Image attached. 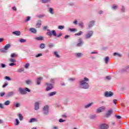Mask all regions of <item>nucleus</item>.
I'll return each instance as SVG.
<instances>
[{"instance_id": "nucleus-54", "label": "nucleus", "mask_w": 129, "mask_h": 129, "mask_svg": "<svg viewBox=\"0 0 129 129\" xmlns=\"http://www.w3.org/2000/svg\"><path fill=\"white\" fill-rule=\"evenodd\" d=\"M0 108H4V105L3 104L0 103Z\"/></svg>"}, {"instance_id": "nucleus-9", "label": "nucleus", "mask_w": 129, "mask_h": 129, "mask_svg": "<svg viewBox=\"0 0 129 129\" xmlns=\"http://www.w3.org/2000/svg\"><path fill=\"white\" fill-rule=\"evenodd\" d=\"M82 44H83V42H82V39L80 38L79 39V43L77 44V46L78 47H80L81 46H82Z\"/></svg>"}, {"instance_id": "nucleus-8", "label": "nucleus", "mask_w": 129, "mask_h": 129, "mask_svg": "<svg viewBox=\"0 0 129 129\" xmlns=\"http://www.w3.org/2000/svg\"><path fill=\"white\" fill-rule=\"evenodd\" d=\"M109 126L108 124H102L100 126V129H107L108 128Z\"/></svg>"}, {"instance_id": "nucleus-23", "label": "nucleus", "mask_w": 129, "mask_h": 129, "mask_svg": "<svg viewBox=\"0 0 129 129\" xmlns=\"http://www.w3.org/2000/svg\"><path fill=\"white\" fill-rule=\"evenodd\" d=\"M93 25H94V21H91L90 22V23L89 25V28H91V27H92V26H93Z\"/></svg>"}, {"instance_id": "nucleus-55", "label": "nucleus", "mask_w": 129, "mask_h": 129, "mask_svg": "<svg viewBox=\"0 0 129 129\" xmlns=\"http://www.w3.org/2000/svg\"><path fill=\"white\" fill-rule=\"evenodd\" d=\"M84 80H85V81H89V79H88V78H85Z\"/></svg>"}, {"instance_id": "nucleus-59", "label": "nucleus", "mask_w": 129, "mask_h": 129, "mask_svg": "<svg viewBox=\"0 0 129 129\" xmlns=\"http://www.w3.org/2000/svg\"><path fill=\"white\" fill-rule=\"evenodd\" d=\"M74 24H75V25H77V20H75V21L74 22Z\"/></svg>"}, {"instance_id": "nucleus-3", "label": "nucleus", "mask_w": 129, "mask_h": 129, "mask_svg": "<svg viewBox=\"0 0 129 129\" xmlns=\"http://www.w3.org/2000/svg\"><path fill=\"white\" fill-rule=\"evenodd\" d=\"M80 83L82 88H85L86 89L88 88V84L85 82V81H82L80 82Z\"/></svg>"}, {"instance_id": "nucleus-57", "label": "nucleus", "mask_w": 129, "mask_h": 129, "mask_svg": "<svg viewBox=\"0 0 129 129\" xmlns=\"http://www.w3.org/2000/svg\"><path fill=\"white\" fill-rule=\"evenodd\" d=\"M69 38V35H66L64 37V39H68Z\"/></svg>"}, {"instance_id": "nucleus-20", "label": "nucleus", "mask_w": 129, "mask_h": 129, "mask_svg": "<svg viewBox=\"0 0 129 129\" xmlns=\"http://www.w3.org/2000/svg\"><path fill=\"white\" fill-rule=\"evenodd\" d=\"M49 12L51 14V15H53L54 14V9L52 8H49Z\"/></svg>"}, {"instance_id": "nucleus-2", "label": "nucleus", "mask_w": 129, "mask_h": 129, "mask_svg": "<svg viewBox=\"0 0 129 129\" xmlns=\"http://www.w3.org/2000/svg\"><path fill=\"white\" fill-rule=\"evenodd\" d=\"M19 91L20 92L21 94L23 95L27 94V92H31V90H30L28 88H25V89L22 88H19Z\"/></svg>"}, {"instance_id": "nucleus-53", "label": "nucleus", "mask_w": 129, "mask_h": 129, "mask_svg": "<svg viewBox=\"0 0 129 129\" xmlns=\"http://www.w3.org/2000/svg\"><path fill=\"white\" fill-rule=\"evenodd\" d=\"M113 10H116V9H117V6H113Z\"/></svg>"}, {"instance_id": "nucleus-52", "label": "nucleus", "mask_w": 129, "mask_h": 129, "mask_svg": "<svg viewBox=\"0 0 129 129\" xmlns=\"http://www.w3.org/2000/svg\"><path fill=\"white\" fill-rule=\"evenodd\" d=\"M116 102H117V100L114 99L113 100V103H114V104H116Z\"/></svg>"}, {"instance_id": "nucleus-58", "label": "nucleus", "mask_w": 129, "mask_h": 129, "mask_svg": "<svg viewBox=\"0 0 129 129\" xmlns=\"http://www.w3.org/2000/svg\"><path fill=\"white\" fill-rule=\"evenodd\" d=\"M121 11H122V12H124V7H122Z\"/></svg>"}, {"instance_id": "nucleus-39", "label": "nucleus", "mask_w": 129, "mask_h": 129, "mask_svg": "<svg viewBox=\"0 0 129 129\" xmlns=\"http://www.w3.org/2000/svg\"><path fill=\"white\" fill-rule=\"evenodd\" d=\"M5 94H6V93L2 92L0 93V96H1V97H3V96H4Z\"/></svg>"}, {"instance_id": "nucleus-48", "label": "nucleus", "mask_w": 129, "mask_h": 129, "mask_svg": "<svg viewBox=\"0 0 129 129\" xmlns=\"http://www.w3.org/2000/svg\"><path fill=\"white\" fill-rule=\"evenodd\" d=\"M59 122H64V121H65V120H63L62 119H59Z\"/></svg>"}, {"instance_id": "nucleus-43", "label": "nucleus", "mask_w": 129, "mask_h": 129, "mask_svg": "<svg viewBox=\"0 0 129 129\" xmlns=\"http://www.w3.org/2000/svg\"><path fill=\"white\" fill-rule=\"evenodd\" d=\"M115 117H116V118H117V119H120V118H121V116L119 115H115Z\"/></svg>"}, {"instance_id": "nucleus-63", "label": "nucleus", "mask_w": 129, "mask_h": 129, "mask_svg": "<svg viewBox=\"0 0 129 129\" xmlns=\"http://www.w3.org/2000/svg\"><path fill=\"white\" fill-rule=\"evenodd\" d=\"M41 23H37V26H41Z\"/></svg>"}, {"instance_id": "nucleus-31", "label": "nucleus", "mask_w": 129, "mask_h": 129, "mask_svg": "<svg viewBox=\"0 0 129 129\" xmlns=\"http://www.w3.org/2000/svg\"><path fill=\"white\" fill-rule=\"evenodd\" d=\"M16 125H19L20 124V121H19V119H16Z\"/></svg>"}, {"instance_id": "nucleus-6", "label": "nucleus", "mask_w": 129, "mask_h": 129, "mask_svg": "<svg viewBox=\"0 0 129 129\" xmlns=\"http://www.w3.org/2000/svg\"><path fill=\"white\" fill-rule=\"evenodd\" d=\"M113 95V93L112 92H107L106 91L105 93V96L106 97H110V96H112Z\"/></svg>"}, {"instance_id": "nucleus-30", "label": "nucleus", "mask_w": 129, "mask_h": 129, "mask_svg": "<svg viewBox=\"0 0 129 129\" xmlns=\"http://www.w3.org/2000/svg\"><path fill=\"white\" fill-rule=\"evenodd\" d=\"M76 56H77V57H81V56H82V53H76Z\"/></svg>"}, {"instance_id": "nucleus-51", "label": "nucleus", "mask_w": 129, "mask_h": 129, "mask_svg": "<svg viewBox=\"0 0 129 129\" xmlns=\"http://www.w3.org/2000/svg\"><path fill=\"white\" fill-rule=\"evenodd\" d=\"M8 86V83H6L4 85H3V88H5V87Z\"/></svg>"}, {"instance_id": "nucleus-11", "label": "nucleus", "mask_w": 129, "mask_h": 129, "mask_svg": "<svg viewBox=\"0 0 129 129\" xmlns=\"http://www.w3.org/2000/svg\"><path fill=\"white\" fill-rule=\"evenodd\" d=\"M35 40H37V41H43V40H44V37L42 36L37 37L35 38Z\"/></svg>"}, {"instance_id": "nucleus-4", "label": "nucleus", "mask_w": 129, "mask_h": 129, "mask_svg": "<svg viewBox=\"0 0 129 129\" xmlns=\"http://www.w3.org/2000/svg\"><path fill=\"white\" fill-rule=\"evenodd\" d=\"M46 86H47V88L46 89V91H49V90H51V89H52L53 88V85L51 84H48V83H45Z\"/></svg>"}, {"instance_id": "nucleus-21", "label": "nucleus", "mask_w": 129, "mask_h": 129, "mask_svg": "<svg viewBox=\"0 0 129 129\" xmlns=\"http://www.w3.org/2000/svg\"><path fill=\"white\" fill-rule=\"evenodd\" d=\"M18 116L19 117V119L20 120H23V118H24V116H23V115H22V114H18Z\"/></svg>"}, {"instance_id": "nucleus-41", "label": "nucleus", "mask_w": 129, "mask_h": 129, "mask_svg": "<svg viewBox=\"0 0 129 129\" xmlns=\"http://www.w3.org/2000/svg\"><path fill=\"white\" fill-rule=\"evenodd\" d=\"M23 71H24V69L23 68L20 69L18 71V72H19V73L23 72Z\"/></svg>"}, {"instance_id": "nucleus-36", "label": "nucleus", "mask_w": 129, "mask_h": 129, "mask_svg": "<svg viewBox=\"0 0 129 129\" xmlns=\"http://www.w3.org/2000/svg\"><path fill=\"white\" fill-rule=\"evenodd\" d=\"M11 56L12 58H14L15 57H17V54H16V53H12Z\"/></svg>"}, {"instance_id": "nucleus-5", "label": "nucleus", "mask_w": 129, "mask_h": 129, "mask_svg": "<svg viewBox=\"0 0 129 129\" xmlns=\"http://www.w3.org/2000/svg\"><path fill=\"white\" fill-rule=\"evenodd\" d=\"M93 35V31H89L85 35V38L86 39H89Z\"/></svg>"}, {"instance_id": "nucleus-12", "label": "nucleus", "mask_w": 129, "mask_h": 129, "mask_svg": "<svg viewBox=\"0 0 129 129\" xmlns=\"http://www.w3.org/2000/svg\"><path fill=\"white\" fill-rule=\"evenodd\" d=\"M13 34H14V35H16V36H20V35H21V32L19 31H16L13 32Z\"/></svg>"}, {"instance_id": "nucleus-16", "label": "nucleus", "mask_w": 129, "mask_h": 129, "mask_svg": "<svg viewBox=\"0 0 129 129\" xmlns=\"http://www.w3.org/2000/svg\"><path fill=\"white\" fill-rule=\"evenodd\" d=\"M42 79H43V78H37V84L38 85H39V84L41 83V81Z\"/></svg>"}, {"instance_id": "nucleus-45", "label": "nucleus", "mask_w": 129, "mask_h": 129, "mask_svg": "<svg viewBox=\"0 0 129 129\" xmlns=\"http://www.w3.org/2000/svg\"><path fill=\"white\" fill-rule=\"evenodd\" d=\"M40 56H42V53H39L36 55V57L38 58V57H40Z\"/></svg>"}, {"instance_id": "nucleus-46", "label": "nucleus", "mask_w": 129, "mask_h": 129, "mask_svg": "<svg viewBox=\"0 0 129 129\" xmlns=\"http://www.w3.org/2000/svg\"><path fill=\"white\" fill-rule=\"evenodd\" d=\"M9 65L10 66H14L15 65H16V63L12 62L10 63Z\"/></svg>"}, {"instance_id": "nucleus-18", "label": "nucleus", "mask_w": 129, "mask_h": 129, "mask_svg": "<svg viewBox=\"0 0 129 129\" xmlns=\"http://www.w3.org/2000/svg\"><path fill=\"white\" fill-rule=\"evenodd\" d=\"M30 31H31L32 33H37V30H36L35 28H30Z\"/></svg>"}, {"instance_id": "nucleus-38", "label": "nucleus", "mask_w": 129, "mask_h": 129, "mask_svg": "<svg viewBox=\"0 0 129 129\" xmlns=\"http://www.w3.org/2000/svg\"><path fill=\"white\" fill-rule=\"evenodd\" d=\"M58 29H59V30H63V29H64V26L62 25L59 26Z\"/></svg>"}, {"instance_id": "nucleus-1", "label": "nucleus", "mask_w": 129, "mask_h": 129, "mask_svg": "<svg viewBox=\"0 0 129 129\" xmlns=\"http://www.w3.org/2000/svg\"><path fill=\"white\" fill-rule=\"evenodd\" d=\"M46 34L49 37H52V36L53 35L54 37H56V38H59V37L62 36V33H59L58 35H57V33L55 30H52V31L48 30Z\"/></svg>"}, {"instance_id": "nucleus-37", "label": "nucleus", "mask_w": 129, "mask_h": 129, "mask_svg": "<svg viewBox=\"0 0 129 129\" xmlns=\"http://www.w3.org/2000/svg\"><path fill=\"white\" fill-rule=\"evenodd\" d=\"M10 62H12L13 63H15L16 62V59L14 58H11L10 59Z\"/></svg>"}, {"instance_id": "nucleus-10", "label": "nucleus", "mask_w": 129, "mask_h": 129, "mask_svg": "<svg viewBox=\"0 0 129 129\" xmlns=\"http://www.w3.org/2000/svg\"><path fill=\"white\" fill-rule=\"evenodd\" d=\"M39 102H37L35 103V110H38L39 109Z\"/></svg>"}, {"instance_id": "nucleus-64", "label": "nucleus", "mask_w": 129, "mask_h": 129, "mask_svg": "<svg viewBox=\"0 0 129 129\" xmlns=\"http://www.w3.org/2000/svg\"><path fill=\"white\" fill-rule=\"evenodd\" d=\"M62 117H64V118H66V115H63Z\"/></svg>"}, {"instance_id": "nucleus-19", "label": "nucleus", "mask_w": 129, "mask_h": 129, "mask_svg": "<svg viewBox=\"0 0 129 129\" xmlns=\"http://www.w3.org/2000/svg\"><path fill=\"white\" fill-rule=\"evenodd\" d=\"M10 47H11V44H8L5 46L4 49L5 50H8Z\"/></svg>"}, {"instance_id": "nucleus-32", "label": "nucleus", "mask_w": 129, "mask_h": 129, "mask_svg": "<svg viewBox=\"0 0 129 129\" xmlns=\"http://www.w3.org/2000/svg\"><path fill=\"white\" fill-rule=\"evenodd\" d=\"M30 20H31V17H27L26 18V19H25V20H24V21H25V22H28V21H30Z\"/></svg>"}, {"instance_id": "nucleus-62", "label": "nucleus", "mask_w": 129, "mask_h": 129, "mask_svg": "<svg viewBox=\"0 0 129 129\" xmlns=\"http://www.w3.org/2000/svg\"><path fill=\"white\" fill-rule=\"evenodd\" d=\"M3 122H4V121H3V120L0 119V124H1V123H3Z\"/></svg>"}, {"instance_id": "nucleus-40", "label": "nucleus", "mask_w": 129, "mask_h": 129, "mask_svg": "<svg viewBox=\"0 0 129 129\" xmlns=\"http://www.w3.org/2000/svg\"><path fill=\"white\" fill-rule=\"evenodd\" d=\"M29 66H30V64L26 63L25 66V68H26L27 69L29 68Z\"/></svg>"}, {"instance_id": "nucleus-27", "label": "nucleus", "mask_w": 129, "mask_h": 129, "mask_svg": "<svg viewBox=\"0 0 129 129\" xmlns=\"http://www.w3.org/2000/svg\"><path fill=\"white\" fill-rule=\"evenodd\" d=\"M54 54L55 55V56H56V57H57V58H60V55L58 54V52L57 51H55L54 52Z\"/></svg>"}, {"instance_id": "nucleus-47", "label": "nucleus", "mask_w": 129, "mask_h": 129, "mask_svg": "<svg viewBox=\"0 0 129 129\" xmlns=\"http://www.w3.org/2000/svg\"><path fill=\"white\" fill-rule=\"evenodd\" d=\"M12 9L13 10V11H15V12L17 11V8H16V7H13L12 8Z\"/></svg>"}, {"instance_id": "nucleus-14", "label": "nucleus", "mask_w": 129, "mask_h": 129, "mask_svg": "<svg viewBox=\"0 0 129 129\" xmlns=\"http://www.w3.org/2000/svg\"><path fill=\"white\" fill-rule=\"evenodd\" d=\"M36 121H37V119L35 118H32L30 119V120L29 121V122H36Z\"/></svg>"}, {"instance_id": "nucleus-33", "label": "nucleus", "mask_w": 129, "mask_h": 129, "mask_svg": "<svg viewBox=\"0 0 129 129\" xmlns=\"http://www.w3.org/2000/svg\"><path fill=\"white\" fill-rule=\"evenodd\" d=\"M79 25L80 26V27H81V28H84V25L83 24V23L81 22L79 24Z\"/></svg>"}, {"instance_id": "nucleus-60", "label": "nucleus", "mask_w": 129, "mask_h": 129, "mask_svg": "<svg viewBox=\"0 0 129 129\" xmlns=\"http://www.w3.org/2000/svg\"><path fill=\"white\" fill-rule=\"evenodd\" d=\"M106 79H108V80H110V77H109V76H107Z\"/></svg>"}, {"instance_id": "nucleus-61", "label": "nucleus", "mask_w": 129, "mask_h": 129, "mask_svg": "<svg viewBox=\"0 0 129 129\" xmlns=\"http://www.w3.org/2000/svg\"><path fill=\"white\" fill-rule=\"evenodd\" d=\"M4 41V38H0V43Z\"/></svg>"}, {"instance_id": "nucleus-56", "label": "nucleus", "mask_w": 129, "mask_h": 129, "mask_svg": "<svg viewBox=\"0 0 129 129\" xmlns=\"http://www.w3.org/2000/svg\"><path fill=\"white\" fill-rule=\"evenodd\" d=\"M48 46H49V48H52V47H53L54 45H53V44H50Z\"/></svg>"}, {"instance_id": "nucleus-25", "label": "nucleus", "mask_w": 129, "mask_h": 129, "mask_svg": "<svg viewBox=\"0 0 129 129\" xmlns=\"http://www.w3.org/2000/svg\"><path fill=\"white\" fill-rule=\"evenodd\" d=\"M19 41L20 43H26V42L27 41L26 39H24L23 38H21Z\"/></svg>"}, {"instance_id": "nucleus-17", "label": "nucleus", "mask_w": 129, "mask_h": 129, "mask_svg": "<svg viewBox=\"0 0 129 129\" xmlns=\"http://www.w3.org/2000/svg\"><path fill=\"white\" fill-rule=\"evenodd\" d=\"M104 61L106 64H107L108 63V61H109V57L108 56H106L104 59Z\"/></svg>"}, {"instance_id": "nucleus-34", "label": "nucleus", "mask_w": 129, "mask_h": 129, "mask_svg": "<svg viewBox=\"0 0 129 129\" xmlns=\"http://www.w3.org/2000/svg\"><path fill=\"white\" fill-rule=\"evenodd\" d=\"M92 104H93V103H91L90 104H88V105H87L85 106L86 108H87L88 107H89L90 106H91V105H92Z\"/></svg>"}, {"instance_id": "nucleus-28", "label": "nucleus", "mask_w": 129, "mask_h": 129, "mask_svg": "<svg viewBox=\"0 0 129 129\" xmlns=\"http://www.w3.org/2000/svg\"><path fill=\"white\" fill-rule=\"evenodd\" d=\"M10 103H11V102L10 101L8 100L5 102L4 104H5V105H9Z\"/></svg>"}, {"instance_id": "nucleus-35", "label": "nucleus", "mask_w": 129, "mask_h": 129, "mask_svg": "<svg viewBox=\"0 0 129 129\" xmlns=\"http://www.w3.org/2000/svg\"><path fill=\"white\" fill-rule=\"evenodd\" d=\"M42 2L43 4H46V3H49L50 0H42Z\"/></svg>"}, {"instance_id": "nucleus-13", "label": "nucleus", "mask_w": 129, "mask_h": 129, "mask_svg": "<svg viewBox=\"0 0 129 129\" xmlns=\"http://www.w3.org/2000/svg\"><path fill=\"white\" fill-rule=\"evenodd\" d=\"M112 113V110H109L108 111L107 113L106 114V117H108Z\"/></svg>"}, {"instance_id": "nucleus-24", "label": "nucleus", "mask_w": 129, "mask_h": 129, "mask_svg": "<svg viewBox=\"0 0 129 129\" xmlns=\"http://www.w3.org/2000/svg\"><path fill=\"white\" fill-rule=\"evenodd\" d=\"M56 93H57L56 92H50V93L49 94V96H53V95H55V94H56Z\"/></svg>"}, {"instance_id": "nucleus-22", "label": "nucleus", "mask_w": 129, "mask_h": 129, "mask_svg": "<svg viewBox=\"0 0 129 129\" xmlns=\"http://www.w3.org/2000/svg\"><path fill=\"white\" fill-rule=\"evenodd\" d=\"M83 33L82 31H80L79 33H76L75 36H81Z\"/></svg>"}, {"instance_id": "nucleus-49", "label": "nucleus", "mask_w": 129, "mask_h": 129, "mask_svg": "<svg viewBox=\"0 0 129 129\" xmlns=\"http://www.w3.org/2000/svg\"><path fill=\"white\" fill-rule=\"evenodd\" d=\"M1 67L2 68H5V67H6V65L5 64H4V63H2L1 64Z\"/></svg>"}, {"instance_id": "nucleus-50", "label": "nucleus", "mask_w": 129, "mask_h": 129, "mask_svg": "<svg viewBox=\"0 0 129 129\" xmlns=\"http://www.w3.org/2000/svg\"><path fill=\"white\" fill-rule=\"evenodd\" d=\"M16 107H20V103H16Z\"/></svg>"}, {"instance_id": "nucleus-26", "label": "nucleus", "mask_w": 129, "mask_h": 129, "mask_svg": "<svg viewBox=\"0 0 129 129\" xmlns=\"http://www.w3.org/2000/svg\"><path fill=\"white\" fill-rule=\"evenodd\" d=\"M45 44H44V43H41L40 45V48L41 49H44V48H45Z\"/></svg>"}, {"instance_id": "nucleus-44", "label": "nucleus", "mask_w": 129, "mask_h": 129, "mask_svg": "<svg viewBox=\"0 0 129 129\" xmlns=\"http://www.w3.org/2000/svg\"><path fill=\"white\" fill-rule=\"evenodd\" d=\"M26 82L27 84H30V83H31V80H27Z\"/></svg>"}, {"instance_id": "nucleus-29", "label": "nucleus", "mask_w": 129, "mask_h": 129, "mask_svg": "<svg viewBox=\"0 0 129 129\" xmlns=\"http://www.w3.org/2000/svg\"><path fill=\"white\" fill-rule=\"evenodd\" d=\"M69 30L70 31V32H76V31H77V29H76V28H70Z\"/></svg>"}, {"instance_id": "nucleus-15", "label": "nucleus", "mask_w": 129, "mask_h": 129, "mask_svg": "<svg viewBox=\"0 0 129 129\" xmlns=\"http://www.w3.org/2000/svg\"><path fill=\"white\" fill-rule=\"evenodd\" d=\"M43 110L44 111H47L48 112L49 111V106L48 105H46L43 107Z\"/></svg>"}, {"instance_id": "nucleus-7", "label": "nucleus", "mask_w": 129, "mask_h": 129, "mask_svg": "<svg viewBox=\"0 0 129 129\" xmlns=\"http://www.w3.org/2000/svg\"><path fill=\"white\" fill-rule=\"evenodd\" d=\"M105 110V107L102 106L98 108L97 112L99 113L100 112H102V111H104Z\"/></svg>"}, {"instance_id": "nucleus-42", "label": "nucleus", "mask_w": 129, "mask_h": 129, "mask_svg": "<svg viewBox=\"0 0 129 129\" xmlns=\"http://www.w3.org/2000/svg\"><path fill=\"white\" fill-rule=\"evenodd\" d=\"M5 79H6L7 80H9V81L11 80V78H10V77H8V76L5 77Z\"/></svg>"}]
</instances>
